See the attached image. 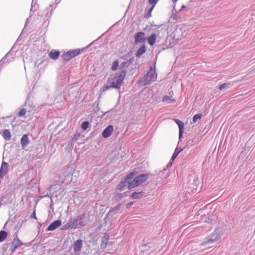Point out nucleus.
Masks as SVG:
<instances>
[{"label":"nucleus","mask_w":255,"mask_h":255,"mask_svg":"<svg viewBox=\"0 0 255 255\" xmlns=\"http://www.w3.org/2000/svg\"><path fill=\"white\" fill-rule=\"evenodd\" d=\"M87 217L86 213L79 215L74 218L72 223H83Z\"/></svg>","instance_id":"11"},{"label":"nucleus","mask_w":255,"mask_h":255,"mask_svg":"<svg viewBox=\"0 0 255 255\" xmlns=\"http://www.w3.org/2000/svg\"><path fill=\"white\" fill-rule=\"evenodd\" d=\"M135 179L134 178L133 180H131L129 182H128V188L130 189H132V188H133L139 185V184H138V183H136L137 182H135Z\"/></svg>","instance_id":"29"},{"label":"nucleus","mask_w":255,"mask_h":255,"mask_svg":"<svg viewBox=\"0 0 255 255\" xmlns=\"http://www.w3.org/2000/svg\"><path fill=\"white\" fill-rule=\"evenodd\" d=\"M12 195L10 193H6L1 196L0 198V204L6 205L9 204L12 202Z\"/></svg>","instance_id":"7"},{"label":"nucleus","mask_w":255,"mask_h":255,"mask_svg":"<svg viewBox=\"0 0 255 255\" xmlns=\"http://www.w3.org/2000/svg\"><path fill=\"white\" fill-rule=\"evenodd\" d=\"M174 121L175 122L179 127V138H181L184 132V123L182 121L178 119H174Z\"/></svg>","instance_id":"12"},{"label":"nucleus","mask_w":255,"mask_h":255,"mask_svg":"<svg viewBox=\"0 0 255 255\" xmlns=\"http://www.w3.org/2000/svg\"><path fill=\"white\" fill-rule=\"evenodd\" d=\"M178 0H173V2L174 3H175V2H177Z\"/></svg>","instance_id":"57"},{"label":"nucleus","mask_w":255,"mask_h":255,"mask_svg":"<svg viewBox=\"0 0 255 255\" xmlns=\"http://www.w3.org/2000/svg\"><path fill=\"white\" fill-rule=\"evenodd\" d=\"M109 242V237H103L102 239V242L101 244V249H105L108 244Z\"/></svg>","instance_id":"26"},{"label":"nucleus","mask_w":255,"mask_h":255,"mask_svg":"<svg viewBox=\"0 0 255 255\" xmlns=\"http://www.w3.org/2000/svg\"><path fill=\"white\" fill-rule=\"evenodd\" d=\"M92 43H91V44H90L89 45H88V46H87V47H86V48H89V47L92 45Z\"/></svg>","instance_id":"56"},{"label":"nucleus","mask_w":255,"mask_h":255,"mask_svg":"<svg viewBox=\"0 0 255 255\" xmlns=\"http://www.w3.org/2000/svg\"><path fill=\"white\" fill-rule=\"evenodd\" d=\"M83 247V241L81 239L76 240L74 244V251L77 253L79 252Z\"/></svg>","instance_id":"15"},{"label":"nucleus","mask_w":255,"mask_h":255,"mask_svg":"<svg viewBox=\"0 0 255 255\" xmlns=\"http://www.w3.org/2000/svg\"><path fill=\"white\" fill-rule=\"evenodd\" d=\"M175 100L173 99L171 97H169V96L166 95L163 97L162 98V101L163 103H165V104H170L175 102Z\"/></svg>","instance_id":"22"},{"label":"nucleus","mask_w":255,"mask_h":255,"mask_svg":"<svg viewBox=\"0 0 255 255\" xmlns=\"http://www.w3.org/2000/svg\"><path fill=\"white\" fill-rule=\"evenodd\" d=\"M195 218L197 220H198V219L200 218V220L195 221L193 222L192 223L194 222H200V223H211L212 221V219L206 215H200L199 213L196 215Z\"/></svg>","instance_id":"6"},{"label":"nucleus","mask_w":255,"mask_h":255,"mask_svg":"<svg viewBox=\"0 0 255 255\" xmlns=\"http://www.w3.org/2000/svg\"><path fill=\"white\" fill-rule=\"evenodd\" d=\"M158 0H148V2L155 6L157 2H158Z\"/></svg>","instance_id":"46"},{"label":"nucleus","mask_w":255,"mask_h":255,"mask_svg":"<svg viewBox=\"0 0 255 255\" xmlns=\"http://www.w3.org/2000/svg\"><path fill=\"white\" fill-rule=\"evenodd\" d=\"M26 109H24V108H22L20 111L19 112L18 114V116L19 117H22V116H24L25 114H26Z\"/></svg>","instance_id":"41"},{"label":"nucleus","mask_w":255,"mask_h":255,"mask_svg":"<svg viewBox=\"0 0 255 255\" xmlns=\"http://www.w3.org/2000/svg\"><path fill=\"white\" fill-rule=\"evenodd\" d=\"M154 5H152L151 7H150L149 8L147 7L145 10V13L144 14V17L146 18H149L151 16V12L153 10V9L154 8Z\"/></svg>","instance_id":"25"},{"label":"nucleus","mask_w":255,"mask_h":255,"mask_svg":"<svg viewBox=\"0 0 255 255\" xmlns=\"http://www.w3.org/2000/svg\"><path fill=\"white\" fill-rule=\"evenodd\" d=\"M144 195V193L142 191L138 192H133L131 195V197L133 199H137L142 197Z\"/></svg>","instance_id":"27"},{"label":"nucleus","mask_w":255,"mask_h":255,"mask_svg":"<svg viewBox=\"0 0 255 255\" xmlns=\"http://www.w3.org/2000/svg\"><path fill=\"white\" fill-rule=\"evenodd\" d=\"M201 140V138H200V137H197V138H194V139H193V141H195V142H196V141H199V140Z\"/></svg>","instance_id":"52"},{"label":"nucleus","mask_w":255,"mask_h":255,"mask_svg":"<svg viewBox=\"0 0 255 255\" xmlns=\"http://www.w3.org/2000/svg\"><path fill=\"white\" fill-rule=\"evenodd\" d=\"M182 150H183V149H181L180 150H178V149L176 148L175 150V151H174V153H173V155H172V156L171 157V160L173 161L176 158V157L178 156V155L179 154V153Z\"/></svg>","instance_id":"34"},{"label":"nucleus","mask_w":255,"mask_h":255,"mask_svg":"<svg viewBox=\"0 0 255 255\" xmlns=\"http://www.w3.org/2000/svg\"><path fill=\"white\" fill-rule=\"evenodd\" d=\"M59 187L57 191H55V192H53L52 193V197H56L57 198V200H61L63 196H64V190L61 188L60 186H58ZM57 185H54L50 187V190L57 189Z\"/></svg>","instance_id":"5"},{"label":"nucleus","mask_w":255,"mask_h":255,"mask_svg":"<svg viewBox=\"0 0 255 255\" xmlns=\"http://www.w3.org/2000/svg\"><path fill=\"white\" fill-rule=\"evenodd\" d=\"M146 50V47L144 45H142L136 51L135 53V56L137 57H140L144 53H145Z\"/></svg>","instance_id":"23"},{"label":"nucleus","mask_w":255,"mask_h":255,"mask_svg":"<svg viewBox=\"0 0 255 255\" xmlns=\"http://www.w3.org/2000/svg\"><path fill=\"white\" fill-rule=\"evenodd\" d=\"M29 142L30 141L28 137V135L26 134H23L20 139V143L22 148L24 149Z\"/></svg>","instance_id":"14"},{"label":"nucleus","mask_w":255,"mask_h":255,"mask_svg":"<svg viewBox=\"0 0 255 255\" xmlns=\"http://www.w3.org/2000/svg\"><path fill=\"white\" fill-rule=\"evenodd\" d=\"M157 79V74L152 66L149 67L147 74L138 81V84L141 86H145L154 82Z\"/></svg>","instance_id":"2"},{"label":"nucleus","mask_w":255,"mask_h":255,"mask_svg":"<svg viewBox=\"0 0 255 255\" xmlns=\"http://www.w3.org/2000/svg\"><path fill=\"white\" fill-rule=\"evenodd\" d=\"M14 47V46H12V47L11 48V49H10V51H9L6 54V55H5V57H11V58L9 59V60L10 61V59H13V56H12V49Z\"/></svg>","instance_id":"40"},{"label":"nucleus","mask_w":255,"mask_h":255,"mask_svg":"<svg viewBox=\"0 0 255 255\" xmlns=\"http://www.w3.org/2000/svg\"><path fill=\"white\" fill-rule=\"evenodd\" d=\"M148 174H140L139 175L134 177L135 179V182L138 183L139 185L143 183L147 180Z\"/></svg>","instance_id":"10"},{"label":"nucleus","mask_w":255,"mask_h":255,"mask_svg":"<svg viewBox=\"0 0 255 255\" xmlns=\"http://www.w3.org/2000/svg\"><path fill=\"white\" fill-rule=\"evenodd\" d=\"M145 34L142 32H138L136 33L134 36V38L135 39L134 43L135 44H137L139 43H143L145 42Z\"/></svg>","instance_id":"8"},{"label":"nucleus","mask_w":255,"mask_h":255,"mask_svg":"<svg viewBox=\"0 0 255 255\" xmlns=\"http://www.w3.org/2000/svg\"><path fill=\"white\" fill-rule=\"evenodd\" d=\"M38 7V6L36 3V2H34L33 0L32 1L31 5V9H30V12L32 11H35L37 10Z\"/></svg>","instance_id":"37"},{"label":"nucleus","mask_w":255,"mask_h":255,"mask_svg":"<svg viewBox=\"0 0 255 255\" xmlns=\"http://www.w3.org/2000/svg\"><path fill=\"white\" fill-rule=\"evenodd\" d=\"M85 224H65L61 228V230H67L69 229L80 228L83 227Z\"/></svg>","instance_id":"16"},{"label":"nucleus","mask_w":255,"mask_h":255,"mask_svg":"<svg viewBox=\"0 0 255 255\" xmlns=\"http://www.w3.org/2000/svg\"><path fill=\"white\" fill-rule=\"evenodd\" d=\"M61 224H50L46 229V231H53L58 228Z\"/></svg>","instance_id":"31"},{"label":"nucleus","mask_w":255,"mask_h":255,"mask_svg":"<svg viewBox=\"0 0 255 255\" xmlns=\"http://www.w3.org/2000/svg\"><path fill=\"white\" fill-rule=\"evenodd\" d=\"M167 176H168V172L167 173Z\"/></svg>","instance_id":"62"},{"label":"nucleus","mask_w":255,"mask_h":255,"mask_svg":"<svg viewBox=\"0 0 255 255\" xmlns=\"http://www.w3.org/2000/svg\"><path fill=\"white\" fill-rule=\"evenodd\" d=\"M100 228H101V226H100V227H98V229H99V228L100 229Z\"/></svg>","instance_id":"63"},{"label":"nucleus","mask_w":255,"mask_h":255,"mask_svg":"<svg viewBox=\"0 0 255 255\" xmlns=\"http://www.w3.org/2000/svg\"><path fill=\"white\" fill-rule=\"evenodd\" d=\"M221 236L222 234L220 233V230L218 229H216L214 232L211 234L205 241L200 244L199 246L202 247L207 244L216 242L219 239H220Z\"/></svg>","instance_id":"3"},{"label":"nucleus","mask_w":255,"mask_h":255,"mask_svg":"<svg viewBox=\"0 0 255 255\" xmlns=\"http://www.w3.org/2000/svg\"><path fill=\"white\" fill-rule=\"evenodd\" d=\"M119 65V62L118 60L114 61L112 66V70L113 71L116 70Z\"/></svg>","instance_id":"35"},{"label":"nucleus","mask_w":255,"mask_h":255,"mask_svg":"<svg viewBox=\"0 0 255 255\" xmlns=\"http://www.w3.org/2000/svg\"><path fill=\"white\" fill-rule=\"evenodd\" d=\"M127 61H128L129 65H130L133 63V62L134 61V57H131V58H130L129 60H127Z\"/></svg>","instance_id":"49"},{"label":"nucleus","mask_w":255,"mask_h":255,"mask_svg":"<svg viewBox=\"0 0 255 255\" xmlns=\"http://www.w3.org/2000/svg\"><path fill=\"white\" fill-rule=\"evenodd\" d=\"M84 49H76L73 50H70L62 54L61 57L64 62H67L70 59L79 55Z\"/></svg>","instance_id":"4"},{"label":"nucleus","mask_w":255,"mask_h":255,"mask_svg":"<svg viewBox=\"0 0 255 255\" xmlns=\"http://www.w3.org/2000/svg\"><path fill=\"white\" fill-rule=\"evenodd\" d=\"M132 205V202H129V203H128L127 207H130Z\"/></svg>","instance_id":"53"},{"label":"nucleus","mask_w":255,"mask_h":255,"mask_svg":"<svg viewBox=\"0 0 255 255\" xmlns=\"http://www.w3.org/2000/svg\"><path fill=\"white\" fill-rule=\"evenodd\" d=\"M28 217H29V215L26 216L21 221V223H23V222H30V218H27Z\"/></svg>","instance_id":"48"},{"label":"nucleus","mask_w":255,"mask_h":255,"mask_svg":"<svg viewBox=\"0 0 255 255\" xmlns=\"http://www.w3.org/2000/svg\"><path fill=\"white\" fill-rule=\"evenodd\" d=\"M129 66L128 61H126L125 62H122L120 65V68L121 69L124 68H127Z\"/></svg>","instance_id":"42"},{"label":"nucleus","mask_w":255,"mask_h":255,"mask_svg":"<svg viewBox=\"0 0 255 255\" xmlns=\"http://www.w3.org/2000/svg\"><path fill=\"white\" fill-rule=\"evenodd\" d=\"M29 216V217H28L27 218H30V219H34L35 220H37L35 214V210H34L33 212Z\"/></svg>","instance_id":"44"},{"label":"nucleus","mask_w":255,"mask_h":255,"mask_svg":"<svg viewBox=\"0 0 255 255\" xmlns=\"http://www.w3.org/2000/svg\"><path fill=\"white\" fill-rule=\"evenodd\" d=\"M80 135H81L80 133L77 132L74 135L72 138H73L74 139V140L77 141L78 140V139H79Z\"/></svg>","instance_id":"47"},{"label":"nucleus","mask_w":255,"mask_h":255,"mask_svg":"<svg viewBox=\"0 0 255 255\" xmlns=\"http://www.w3.org/2000/svg\"><path fill=\"white\" fill-rule=\"evenodd\" d=\"M7 237V233L5 231H0V242H3Z\"/></svg>","instance_id":"30"},{"label":"nucleus","mask_w":255,"mask_h":255,"mask_svg":"<svg viewBox=\"0 0 255 255\" xmlns=\"http://www.w3.org/2000/svg\"><path fill=\"white\" fill-rule=\"evenodd\" d=\"M14 236V239H19L18 238V236H17V232H16V233L14 234V236Z\"/></svg>","instance_id":"50"},{"label":"nucleus","mask_w":255,"mask_h":255,"mask_svg":"<svg viewBox=\"0 0 255 255\" xmlns=\"http://www.w3.org/2000/svg\"><path fill=\"white\" fill-rule=\"evenodd\" d=\"M2 136L6 140H9L11 138L10 132L8 129H4L2 131Z\"/></svg>","instance_id":"28"},{"label":"nucleus","mask_w":255,"mask_h":255,"mask_svg":"<svg viewBox=\"0 0 255 255\" xmlns=\"http://www.w3.org/2000/svg\"><path fill=\"white\" fill-rule=\"evenodd\" d=\"M127 72V70L124 69L117 73L114 77H110L108 79L107 84L103 86V91L105 92L112 88L119 89Z\"/></svg>","instance_id":"1"},{"label":"nucleus","mask_w":255,"mask_h":255,"mask_svg":"<svg viewBox=\"0 0 255 255\" xmlns=\"http://www.w3.org/2000/svg\"><path fill=\"white\" fill-rule=\"evenodd\" d=\"M12 245L13 246V248L12 249L11 248L10 250H12V252H13L18 247L22 246L23 245V243L19 239H13V241H12Z\"/></svg>","instance_id":"18"},{"label":"nucleus","mask_w":255,"mask_h":255,"mask_svg":"<svg viewBox=\"0 0 255 255\" xmlns=\"http://www.w3.org/2000/svg\"><path fill=\"white\" fill-rule=\"evenodd\" d=\"M5 225H6V224H4V226L3 229H5Z\"/></svg>","instance_id":"61"},{"label":"nucleus","mask_w":255,"mask_h":255,"mask_svg":"<svg viewBox=\"0 0 255 255\" xmlns=\"http://www.w3.org/2000/svg\"><path fill=\"white\" fill-rule=\"evenodd\" d=\"M28 23V18H27L26 19V22H25V27L27 25Z\"/></svg>","instance_id":"54"},{"label":"nucleus","mask_w":255,"mask_h":255,"mask_svg":"<svg viewBox=\"0 0 255 255\" xmlns=\"http://www.w3.org/2000/svg\"><path fill=\"white\" fill-rule=\"evenodd\" d=\"M156 35L155 33H152L150 36L147 38V41L150 45H153L156 41Z\"/></svg>","instance_id":"20"},{"label":"nucleus","mask_w":255,"mask_h":255,"mask_svg":"<svg viewBox=\"0 0 255 255\" xmlns=\"http://www.w3.org/2000/svg\"><path fill=\"white\" fill-rule=\"evenodd\" d=\"M54 215V214L53 215L52 214L50 215L49 214L45 223H49L50 222L51 223H61V221L60 220H55L54 221H52V218Z\"/></svg>","instance_id":"24"},{"label":"nucleus","mask_w":255,"mask_h":255,"mask_svg":"<svg viewBox=\"0 0 255 255\" xmlns=\"http://www.w3.org/2000/svg\"><path fill=\"white\" fill-rule=\"evenodd\" d=\"M231 83H225L222 84H221L219 86V89H220V90L222 91L225 89L229 88L231 87Z\"/></svg>","instance_id":"33"},{"label":"nucleus","mask_w":255,"mask_h":255,"mask_svg":"<svg viewBox=\"0 0 255 255\" xmlns=\"http://www.w3.org/2000/svg\"><path fill=\"white\" fill-rule=\"evenodd\" d=\"M127 185L128 186V182L124 179L119 183L118 188L119 190L123 191Z\"/></svg>","instance_id":"21"},{"label":"nucleus","mask_w":255,"mask_h":255,"mask_svg":"<svg viewBox=\"0 0 255 255\" xmlns=\"http://www.w3.org/2000/svg\"><path fill=\"white\" fill-rule=\"evenodd\" d=\"M202 117V114H197L194 115L193 117V122L195 123L198 120L201 119Z\"/></svg>","instance_id":"38"},{"label":"nucleus","mask_w":255,"mask_h":255,"mask_svg":"<svg viewBox=\"0 0 255 255\" xmlns=\"http://www.w3.org/2000/svg\"><path fill=\"white\" fill-rule=\"evenodd\" d=\"M76 141L75 140H74V139L73 138H71L70 139V140L68 142V146L69 147H72L74 145V144L76 142Z\"/></svg>","instance_id":"43"},{"label":"nucleus","mask_w":255,"mask_h":255,"mask_svg":"<svg viewBox=\"0 0 255 255\" xmlns=\"http://www.w3.org/2000/svg\"><path fill=\"white\" fill-rule=\"evenodd\" d=\"M109 112V111H108V112H105V113L103 114V116H104L106 114H107V113H108Z\"/></svg>","instance_id":"58"},{"label":"nucleus","mask_w":255,"mask_h":255,"mask_svg":"<svg viewBox=\"0 0 255 255\" xmlns=\"http://www.w3.org/2000/svg\"><path fill=\"white\" fill-rule=\"evenodd\" d=\"M52 202H52V200H51V204H50V206H52Z\"/></svg>","instance_id":"60"},{"label":"nucleus","mask_w":255,"mask_h":255,"mask_svg":"<svg viewBox=\"0 0 255 255\" xmlns=\"http://www.w3.org/2000/svg\"><path fill=\"white\" fill-rule=\"evenodd\" d=\"M58 0H56V1H57ZM61 0H58V2H57V3H59L60 1Z\"/></svg>","instance_id":"59"},{"label":"nucleus","mask_w":255,"mask_h":255,"mask_svg":"<svg viewBox=\"0 0 255 255\" xmlns=\"http://www.w3.org/2000/svg\"><path fill=\"white\" fill-rule=\"evenodd\" d=\"M172 161H172V160H170V161L168 162V164H167V165H166V168H163V169L162 170H161V171L160 173V175H161V174H162L164 171H167V170L169 168H170V167H171L172 166Z\"/></svg>","instance_id":"39"},{"label":"nucleus","mask_w":255,"mask_h":255,"mask_svg":"<svg viewBox=\"0 0 255 255\" xmlns=\"http://www.w3.org/2000/svg\"><path fill=\"white\" fill-rule=\"evenodd\" d=\"M8 164L6 162L2 161L0 169V178H2L7 173Z\"/></svg>","instance_id":"13"},{"label":"nucleus","mask_w":255,"mask_h":255,"mask_svg":"<svg viewBox=\"0 0 255 255\" xmlns=\"http://www.w3.org/2000/svg\"><path fill=\"white\" fill-rule=\"evenodd\" d=\"M117 196L120 199H121L123 197L122 194L121 193H118Z\"/></svg>","instance_id":"51"},{"label":"nucleus","mask_w":255,"mask_h":255,"mask_svg":"<svg viewBox=\"0 0 255 255\" xmlns=\"http://www.w3.org/2000/svg\"><path fill=\"white\" fill-rule=\"evenodd\" d=\"M6 57L4 56L0 61V65H2V64H4L5 63V60ZM10 61V60H7L6 61V63H8Z\"/></svg>","instance_id":"45"},{"label":"nucleus","mask_w":255,"mask_h":255,"mask_svg":"<svg viewBox=\"0 0 255 255\" xmlns=\"http://www.w3.org/2000/svg\"><path fill=\"white\" fill-rule=\"evenodd\" d=\"M89 126V122L88 121H84L81 124V128L83 130H86Z\"/></svg>","instance_id":"36"},{"label":"nucleus","mask_w":255,"mask_h":255,"mask_svg":"<svg viewBox=\"0 0 255 255\" xmlns=\"http://www.w3.org/2000/svg\"><path fill=\"white\" fill-rule=\"evenodd\" d=\"M135 175V173L134 172H131L126 176L125 179L128 182L133 179Z\"/></svg>","instance_id":"32"},{"label":"nucleus","mask_w":255,"mask_h":255,"mask_svg":"<svg viewBox=\"0 0 255 255\" xmlns=\"http://www.w3.org/2000/svg\"><path fill=\"white\" fill-rule=\"evenodd\" d=\"M114 130L113 126L109 125L102 132V136L104 138H108L111 136Z\"/></svg>","instance_id":"9"},{"label":"nucleus","mask_w":255,"mask_h":255,"mask_svg":"<svg viewBox=\"0 0 255 255\" xmlns=\"http://www.w3.org/2000/svg\"><path fill=\"white\" fill-rule=\"evenodd\" d=\"M121 204H119L116 207H115L114 208H113L112 209H110L108 213L107 216L108 217L110 216H113L114 215H115L117 214L119 212V210L120 208Z\"/></svg>","instance_id":"17"},{"label":"nucleus","mask_w":255,"mask_h":255,"mask_svg":"<svg viewBox=\"0 0 255 255\" xmlns=\"http://www.w3.org/2000/svg\"><path fill=\"white\" fill-rule=\"evenodd\" d=\"M60 55L59 51L54 50H51L49 53V56L53 60H56L58 58Z\"/></svg>","instance_id":"19"},{"label":"nucleus","mask_w":255,"mask_h":255,"mask_svg":"<svg viewBox=\"0 0 255 255\" xmlns=\"http://www.w3.org/2000/svg\"><path fill=\"white\" fill-rule=\"evenodd\" d=\"M185 8H186V6L184 5H182V6L181 7V10H183V9Z\"/></svg>","instance_id":"55"}]
</instances>
